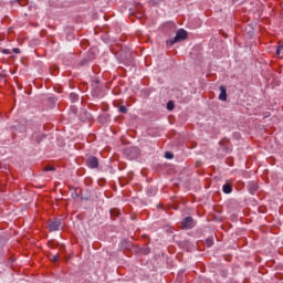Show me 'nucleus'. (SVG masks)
<instances>
[{
	"mask_svg": "<svg viewBox=\"0 0 283 283\" xmlns=\"http://www.w3.org/2000/svg\"><path fill=\"white\" fill-rule=\"evenodd\" d=\"M13 52H14V54H21V49L14 48V49H13Z\"/></svg>",
	"mask_w": 283,
	"mask_h": 283,
	"instance_id": "nucleus-20",
	"label": "nucleus"
},
{
	"mask_svg": "<svg viewBox=\"0 0 283 283\" xmlns=\"http://www.w3.org/2000/svg\"><path fill=\"white\" fill-rule=\"evenodd\" d=\"M111 216H114L115 218L120 216V210H118V209H111Z\"/></svg>",
	"mask_w": 283,
	"mask_h": 283,
	"instance_id": "nucleus-10",
	"label": "nucleus"
},
{
	"mask_svg": "<svg viewBox=\"0 0 283 283\" xmlns=\"http://www.w3.org/2000/svg\"><path fill=\"white\" fill-rule=\"evenodd\" d=\"M44 171H54V167L53 166H46L44 168Z\"/></svg>",
	"mask_w": 283,
	"mask_h": 283,
	"instance_id": "nucleus-17",
	"label": "nucleus"
},
{
	"mask_svg": "<svg viewBox=\"0 0 283 283\" xmlns=\"http://www.w3.org/2000/svg\"><path fill=\"white\" fill-rule=\"evenodd\" d=\"M165 158H167L168 160H171L174 158V154L166 151L165 153Z\"/></svg>",
	"mask_w": 283,
	"mask_h": 283,
	"instance_id": "nucleus-12",
	"label": "nucleus"
},
{
	"mask_svg": "<svg viewBox=\"0 0 283 283\" xmlns=\"http://www.w3.org/2000/svg\"><path fill=\"white\" fill-rule=\"evenodd\" d=\"M149 2L151 3V6H158V3H160V0H149Z\"/></svg>",
	"mask_w": 283,
	"mask_h": 283,
	"instance_id": "nucleus-16",
	"label": "nucleus"
},
{
	"mask_svg": "<svg viewBox=\"0 0 283 283\" xmlns=\"http://www.w3.org/2000/svg\"><path fill=\"white\" fill-rule=\"evenodd\" d=\"M182 227L184 229H193V218L191 217H186L182 221Z\"/></svg>",
	"mask_w": 283,
	"mask_h": 283,
	"instance_id": "nucleus-4",
	"label": "nucleus"
},
{
	"mask_svg": "<svg viewBox=\"0 0 283 283\" xmlns=\"http://www.w3.org/2000/svg\"><path fill=\"white\" fill-rule=\"evenodd\" d=\"M70 98L72 103H76V101H78V95L76 93H71Z\"/></svg>",
	"mask_w": 283,
	"mask_h": 283,
	"instance_id": "nucleus-9",
	"label": "nucleus"
},
{
	"mask_svg": "<svg viewBox=\"0 0 283 283\" xmlns=\"http://www.w3.org/2000/svg\"><path fill=\"white\" fill-rule=\"evenodd\" d=\"M86 165L90 169H98V158L91 156L86 159Z\"/></svg>",
	"mask_w": 283,
	"mask_h": 283,
	"instance_id": "nucleus-3",
	"label": "nucleus"
},
{
	"mask_svg": "<svg viewBox=\"0 0 283 283\" xmlns=\"http://www.w3.org/2000/svg\"><path fill=\"white\" fill-rule=\"evenodd\" d=\"M223 193H231L233 191V188L231 187V185L226 184L222 187Z\"/></svg>",
	"mask_w": 283,
	"mask_h": 283,
	"instance_id": "nucleus-8",
	"label": "nucleus"
},
{
	"mask_svg": "<svg viewBox=\"0 0 283 283\" xmlns=\"http://www.w3.org/2000/svg\"><path fill=\"white\" fill-rule=\"evenodd\" d=\"M187 39V31L180 29L177 31L176 36L168 40L166 43L167 45H174L175 43H180V41H185Z\"/></svg>",
	"mask_w": 283,
	"mask_h": 283,
	"instance_id": "nucleus-2",
	"label": "nucleus"
},
{
	"mask_svg": "<svg viewBox=\"0 0 283 283\" xmlns=\"http://www.w3.org/2000/svg\"><path fill=\"white\" fill-rule=\"evenodd\" d=\"M248 187H249V191H250V193H252V196L255 193V191H258V189H260V186H258V182H255V181H250L248 184Z\"/></svg>",
	"mask_w": 283,
	"mask_h": 283,
	"instance_id": "nucleus-6",
	"label": "nucleus"
},
{
	"mask_svg": "<svg viewBox=\"0 0 283 283\" xmlns=\"http://www.w3.org/2000/svg\"><path fill=\"white\" fill-rule=\"evenodd\" d=\"M61 228V221L59 219H54L49 223V231H59Z\"/></svg>",
	"mask_w": 283,
	"mask_h": 283,
	"instance_id": "nucleus-5",
	"label": "nucleus"
},
{
	"mask_svg": "<svg viewBox=\"0 0 283 283\" xmlns=\"http://www.w3.org/2000/svg\"><path fill=\"white\" fill-rule=\"evenodd\" d=\"M92 94L95 98H103V96H105V90H103V86H101V81L99 80H95L93 82Z\"/></svg>",
	"mask_w": 283,
	"mask_h": 283,
	"instance_id": "nucleus-1",
	"label": "nucleus"
},
{
	"mask_svg": "<svg viewBox=\"0 0 283 283\" xmlns=\"http://www.w3.org/2000/svg\"><path fill=\"white\" fill-rule=\"evenodd\" d=\"M52 262H59V254L52 256Z\"/></svg>",
	"mask_w": 283,
	"mask_h": 283,
	"instance_id": "nucleus-19",
	"label": "nucleus"
},
{
	"mask_svg": "<svg viewBox=\"0 0 283 283\" xmlns=\"http://www.w3.org/2000/svg\"><path fill=\"white\" fill-rule=\"evenodd\" d=\"M206 244H207V247H211L213 244V239L212 238H208L206 240Z\"/></svg>",
	"mask_w": 283,
	"mask_h": 283,
	"instance_id": "nucleus-13",
	"label": "nucleus"
},
{
	"mask_svg": "<svg viewBox=\"0 0 283 283\" xmlns=\"http://www.w3.org/2000/svg\"><path fill=\"white\" fill-rule=\"evenodd\" d=\"M174 107H175L174 102L169 101V102L167 103V109H168L169 112H171V109H174Z\"/></svg>",
	"mask_w": 283,
	"mask_h": 283,
	"instance_id": "nucleus-11",
	"label": "nucleus"
},
{
	"mask_svg": "<svg viewBox=\"0 0 283 283\" xmlns=\"http://www.w3.org/2000/svg\"><path fill=\"white\" fill-rule=\"evenodd\" d=\"M219 101H227V87L220 86Z\"/></svg>",
	"mask_w": 283,
	"mask_h": 283,
	"instance_id": "nucleus-7",
	"label": "nucleus"
},
{
	"mask_svg": "<svg viewBox=\"0 0 283 283\" xmlns=\"http://www.w3.org/2000/svg\"><path fill=\"white\" fill-rule=\"evenodd\" d=\"M128 151H134V154H138V149L137 148H129Z\"/></svg>",
	"mask_w": 283,
	"mask_h": 283,
	"instance_id": "nucleus-21",
	"label": "nucleus"
},
{
	"mask_svg": "<svg viewBox=\"0 0 283 283\" xmlns=\"http://www.w3.org/2000/svg\"><path fill=\"white\" fill-rule=\"evenodd\" d=\"M283 45H280L276 50V56H280V52H282Z\"/></svg>",
	"mask_w": 283,
	"mask_h": 283,
	"instance_id": "nucleus-18",
	"label": "nucleus"
},
{
	"mask_svg": "<svg viewBox=\"0 0 283 283\" xmlns=\"http://www.w3.org/2000/svg\"><path fill=\"white\" fill-rule=\"evenodd\" d=\"M19 6H27L28 0H18Z\"/></svg>",
	"mask_w": 283,
	"mask_h": 283,
	"instance_id": "nucleus-15",
	"label": "nucleus"
},
{
	"mask_svg": "<svg viewBox=\"0 0 283 283\" xmlns=\"http://www.w3.org/2000/svg\"><path fill=\"white\" fill-rule=\"evenodd\" d=\"M119 112H120L122 114H127V107L120 106V107H119Z\"/></svg>",
	"mask_w": 283,
	"mask_h": 283,
	"instance_id": "nucleus-14",
	"label": "nucleus"
},
{
	"mask_svg": "<svg viewBox=\"0 0 283 283\" xmlns=\"http://www.w3.org/2000/svg\"><path fill=\"white\" fill-rule=\"evenodd\" d=\"M3 53H4V54H8V50H4Z\"/></svg>",
	"mask_w": 283,
	"mask_h": 283,
	"instance_id": "nucleus-22",
	"label": "nucleus"
}]
</instances>
